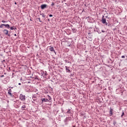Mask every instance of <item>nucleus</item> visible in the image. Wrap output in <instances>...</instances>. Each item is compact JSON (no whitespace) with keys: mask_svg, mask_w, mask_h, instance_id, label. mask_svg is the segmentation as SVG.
<instances>
[{"mask_svg":"<svg viewBox=\"0 0 127 127\" xmlns=\"http://www.w3.org/2000/svg\"><path fill=\"white\" fill-rule=\"evenodd\" d=\"M101 21L103 24H106V25H108V23H107V21L106 20V18H104V16H103L102 19L101 20Z\"/></svg>","mask_w":127,"mask_h":127,"instance_id":"1","label":"nucleus"},{"mask_svg":"<svg viewBox=\"0 0 127 127\" xmlns=\"http://www.w3.org/2000/svg\"><path fill=\"white\" fill-rule=\"evenodd\" d=\"M19 98H20V99H21L22 101H25V95L20 94Z\"/></svg>","mask_w":127,"mask_h":127,"instance_id":"2","label":"nucleus"},{"mask_svg":"<svg viewBox=\"0 0 127 127\" xmlns=\"http://www.w3.org/2000/svg\"><path fill=\"white\" fill-rule=\"evenodd\" d=\"M3 32L5 34V35H8V36H10L9 34H8V30L6 29H4Z\"/></svg>","mask_w":127,"mask_h":127,"instance_id":"3","label":"nucleus"},{"mask_svg":"<svg viewBox=\"0 0 127 127\" xmlns=\"http://www.w3.org/2000/svg\"><path fill=\"white\" fill-rule=\"evenodd\" d=\"M65 67L66 72H67L68 73H71V71L70 70V69H70V67H69L67 66H65Z\"/></svg>","mask_w":127,"mask_h":127,"instance_id":"4","label":"nucleus"},{"mask_svg":"<svg viewBox=\"0 0 127 127\" xmlns=\"http://www.w3.org/2000/svg\"><path fill=\"white\" fill-rule=\"evenodd\" d=\"M11 89H9L8 90V95H9V96H10V97H12V93H11Z\"/></svg>","mask_w":127,"mask_h":127,"instance_id":"5","label":"nucleus"},{"mask_svg":"<svg viewBox=\"0 0 127 127\" xmlns=\"http://www.w3.org/2000/svg\"><path fill=\"white\" fill-rule=\"evenodd\" d=\"M47 6V5L46 4H42L41 5V8L42 9H44V8H45Z\"/></svg>","mask_w":127,"mask_h":127,"instance_id":"6","label":"nucleus"},{"mask_svg":"<svg viewBox=\"0 0 127 127\" xmlns=\"http://www.w3.org/2000/svg\"><path fill=\"white\" fill-rule=\"evenodd\" d=\"M49 50L50 51H51L52 52H54L55 53H56L55 52V50H54V48L53 47H51L50 49H49Z\"/></svg>","mask_w":127,"mask_h":127,"instance_id":"7","label":"nucleus"},{"mask_svg":"<svg viewBox=\"0 0 127 127\" xmlns=\"http://www.w3.org/2000/svg\"><path fill=\"white\" fill-rule=\"evenodd\" d=\"M42 102H49V100L48 99H46L45 98H43L42 100Z\"/></svg>","mask_w":127,"mask_h":127,"instance_id":"8","label":"nucleus"},{"mask_svg":"<svg viewBox=\"0 0 127 127\" xmlns=\"http://www.w3.org/2000/svg\"><path fill=\"white\" fill-rule=\"evenodd\" d=\"M110 115L111 116H113V109H112V108H111L110 109Z\"/></svg>","mask_w":127,"mask_h":127,"instance_id":"9","label":"nucleus"},{"mask_svg":"<svg viewBox=\"0 0 127 127\" xmlns=\"http://www.w3.org/2000/svg\"><path fill=\"white\" fill-rule=\"evenodd\" d=\"M4 26L7 27V28H9L10 27L9 24H4Z\"/></svg>","mask_w":127,"mask_h":127,"instance_id":"10","label":"nucleus"},{"mask_svg":"<svg viewBox=\"0 0 127 127\" xmlns=\"http://www.w3.org/2000/svg\"><path fill=\"white\" fill-rule=\"evenodd\" d=\"M4 26V24H2L0 25V28H2Z\"/></svg>","mask_w":127,"mask_h":127,"instance_id":"11","label":"nucleus"},{"mask_svg":"<svg viewBox=\"0 0 127 127\" xmlns=\"http://www.w3.org/2000/svg\"><path fill=\"white\" fill-rule=\"evenodd\" d=\"M25 107H25V105L22 106V107H21L22 110H24V109H25Z\"/></svg>","mask_w":127,"mask_h":127,"instance_id":"12","label":"nucleus"},{"mask_svg":"<svg viewBox=\"0 0 127 127\" xmlns=\"http://www.w3.org/2000/svg\"><path fill=\"white\" fill-rule=\"evenodd\" d=\"M48 99L50 101L51 100V97H50V96L48 95Z\"/></svg>","mask_w":127,"mask_h":127,"instance_id":"13","label":"nucleus"},{"mask_svg":"<svg viewBox=\"0 0 127 127\" xmlns=\"http://www.w3.org/2000/svg\"><path fill=\"white\" fill-rule=\"evenodd\" d=\"M124 116H125V113L123 112L121 115L122 118H123V117H124Z\"/></svg>","mask_w":127,"mask_h":127,"instance_id":"14","label":"nucleus"},{"mask_svg":"<svg viewBox=\"0 0 127 127\" xmlns=\"http://www.w3.org/2000/svg\"><path fill=\"white\" fill-rule=\"evenodd\" d=\"M52 6H54V5H55L54 2H52L51 4Z\"/></svg>","mask_w":127,"mask_h":127,"instance_id":"15","label":"nucleus"},{"mask_svg":"<svg viewBox=\"0 0 127 127\" xmlns=\"http://www.w3.org/2000/svg\"><path fill=\"white\" fill-rule=\"evenodd\" d=\"M13 29H14V28L13 27H10V30H13Z\"/></svg>","mask_w":127,"mask_h":127,"instance_id":"16","label":"nucleus"},{"mask_svg":"<svg viewBox=\"0 0 127 127\" xmlns=\"http://www.w3.org/2000/svg\"><path fill=\"white\" fill-rule=\"evenodd\" d=\"M66 113L67 114H70V110H68Z\"/></svg>","mask_w":127,"mask_h":127,"instance_id":"17","label":"nucleus"},{"mask_svg":"<svg viewBox=\"0 0 127 127\" xmlns=\"http://www.w3.org/2000/svg\"><path fill=\"white\" fill-rule=\"evenodd\" d=\"M2 22L3 23H5V22H6V21H5V20H2Z\"/></svg>","mask_w":127,"mask_h":127,"instance_id":"18","label":"nucleus"},{"mask_svg":"<svg viewBox=\"0 0 127 127\" xmlns=\"http://www.w3.org/2000/svg\"><path fill=\"white\" fill-rule=\"evenodd\" d=\"M49 16H50V17H52V16H53V15L52 14H50Z\"/></svg>","mask_w":127,"mask_h":127,"instance_id":"19","label":"nucleus"},{"mask_svg":"<svg viewBox=\"0 0 127 127\" xmlns=\"http://www.w3.org/2000/svg\"><path fill=\"white\" fill-rule=\"evenodd\" d=\"M38 19L39 20V21H40V22H41V20L40 18H38Z\"/></svg>","mask_w":127,"mask_h":127,"instance_id":"20","label":"nucleus"},{"mask_svg":"<svg viewBox=\"0 0 127 127\" xmlns=\"http://www.w3.org/2000/svg\"><path fill=\"white\" fill-rule=\"evenodd\" d=\"M122 58L125 59V56H122Z\"/></svg>","mask_w":127,"mask_h":127,"instance_id":"21","label":"nucleus"},{"mask_svg":"<svg viewBox=\"0 0 127 127\" xmlns=\"http://www.w3.org/2000/svg\"><path fill=\"white\" fill-rule=\"evenodd\" d=\"M1 77H4V75H2L1 76Z\"/></svg>","mask_w":127,"mask_h":127,"instance_id":"22","label":"nucleus"},{"mask_svg":"<svg viewBox=\"0 0 127 127\" xmlns=\"http://www.w3.org/2000/svg\"><path fill=\"white\" fill-rule=\"evenodd\" d=\"M18 85H21V83H18Z\"/></svg>","mask_w":127,"mask_h":127,"instance_id":"23","label":"nucleus"},{"mask_svg":"<svg viewBox=\"0 0 127 127\" xmlns=\"http://www.w3.org/2000/svg\"><path fill=\"white\" fill-rule=\"evenodd\" d=\"M14 35V36H16V34H15Z\"/></svg>","mask_w":127,"mask_h":127,"instance_id":"24","label":"nucleus"},{"mask_svg":"<svg viewBox=\"0 0 127 127\" xmlns=\"http://www.w3.org/2000/svg\"><path fill=\"white\" fill-rule=\"evenodd\" d=\"M102 32H105V31H102Z\"/></svg>","mask_w":127,"mask_h":127,"instance_id":"25","label":"nucleus"},{"mask_svg":"<svg viewBox=\"0 0 127 127\" xmlns=\"http://www.w3.org/2000/svg\"><path fill=\"white\" fill-rule=\"evenodd\" d=\"M15 4H16V2H15Z\"/></svg>","mask_w":127,"mask_h":127,"instance_id":"26","label":"nucleus"},{"mask_svg":"<svg viewBox=\"0 0 127 127\" xmlns=\"http://www.w3.org/2000/svg\"><path fill=\"white\" fill-rule=\"evenodd\" d=\"M9 69L10 70V67H9Z\"/></svg>","mask_w":127,"mask_h":127,"instance_id":"27","label":"nucleus"},{"mask_svg":"<svg viewBox=\"0 0 127 127\" xmlns=\"http://www.w3.org/2000/svg\"><path fill=\"white\" fill-rule=\"evenodd\" d=\"M9 69L10 70V67H9Z\"/></svg>","mask_w":127,"mask_h":127,"instance_id":"28","label":"nucleus"},{"mask_svg":"<svg viewBox=\"0 0 127 127\" xmlns=\"http://www.w3.org/2000/svg\"><path fill=\"white\" fill-rule=\"evenodd\" d=\"M43 17H45L44 15H43Z\"/></svg>","mask_w":127,"mask_h":127,"instance_id":"29","label":"nucleus"}]
</instances>
